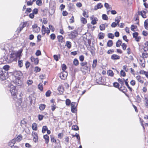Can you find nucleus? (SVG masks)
<instances>
[{"label": "nucleus", "mask_w": 148, "mask_h": 148, "mask_svg": "<svg viewBox=\"0 0 148 148\" xmlns=\"http://www.w3.org/2000/svg\"><path fill=\"white\" fill-rule=\"evenodd\" d=\"M73 64L75 66H77L79 64L78 60L76 59H75L73 60Z\"/></svg>", "instance_id": "cd10ccee"}, {"label": "nucleus", "mask_w": 148, "mask_h": 148, "mask_svg": "<svg viewBox=\"0 0 148 148\" xmlns=\"http://www.w3.org/2000/svg\"><path fill=\"white\" fill-rule=\"evenodd\" d=\"M136 102L138 103H140L141 102L142 99L139 95H138L136 97Z\"/></svg>", "instance_id": "412c9836"}, {"label": "nucleus", "mask_w": 148, "mask_h": 148, "mask_svg": "<svg viewBox=\"0 0 148 148\" xmlns=\"http://www.w3.org/2000/svg\"><path fill=\"white\" fill-rule=\"evenodd\" d=\"M81 22L84 24H85L87 23L86 19L82 17H81Z\"/></svg>", "instance_id": "72a5a7b5"}, {"label": "nucleus", "mask_w": 148, "mask_h": 148, "mask_svg": "<svg viewBox=\"0 0 148 148\" xmlns=\"http://www.w3.org/2000/svg\"><path fill=\"white\" fill-rule=\"evenodd\" d=\"M102 18L103 19L105 20H107L108 19L107 16L105 14H103L102 15Z\"/></svg>", "instance_id": "79ce46f5"}, {"label": "nucleus", "mask_w": 148, "mask_h": 148, "mask_svg": "<svg viewBox=\"0 0 148 148\" xmlns=\"http://www.w3.org/2000/svg\"><path fill=\"white\" fill-rule=\"evenodd\" d=\"M56 38V36L54 34H51L50 35V38L52 40H54Z\"/></svg>", "instance_id": "4d7b16f0"}, {"label": "nucleus", "mask_w": 148, "mask_h": 148, "mask_svg": "<svg viewBox=\"0 0 148 148\" xmlns=\"http://www.w3.org/2000/svg\"><path fill=\"white\" fill-rule=\"evenodd\" d=\"M57 38L59 42H62L63 41V37L62 36H58Z\"/></svg>", "instance_id": "2f4dec72"}, {"label": "nucleus", "mask_w": 148, "mask_h": 148, "mask_svg": "<svg viewBox=\"0 0 148 148\" xmlns=\"http://www.w3.org/2000/svg\"><path fill=\"white\" fill-rule=\"evenodd\" d=\"M11 95L13 96V99L14 100H16L17 99L16 94L17 92V91L16 89V87L13 85H11L10 87V90Z\"/></svg>", "instance_id": "7ed1b4c3"}, {"label": "nucleus", "mask_w": 148, "mask_h": 148, "mask_svg": "<svg viewBox=\"0 0 148 148\" xmlns=\"http://www.w3.org/2000/svg\"><path fill=\"white\" fill-rule=\"evenodd\" d=\"M38 87L39 89L42 91L43 89V85L41 83L39 84L38 85Z\"/></svg>", "instance_id": "473e14b6"}, {"label": "nucleus", "mask_w": 148, "mask_h": 148, "mask_svg": "<svg viewBox=\"0 0 148 148\" xmlns=\"http://www.w3.org/2000/svg\"><path fill=\"white\" fill-rule=\"evenodd\" d=\"M72 130L76 131L79 130V128L78 126L77 125H73L72 127Z\"/></svg>", "instance_id": "f704fd0d"}, {"label": "nucleus", "mask_w": 148, "mask_h": 148, "mask_svg": "<svg viewBox=\"0 0 148 148\" xmlns=\"http://www.w3.org/2000/svg\"><path fill=\"white\" fill-rule=\"evenodd\" d=\"M114 52V50L113 49H110L107 51V53L108 54H112Z\"/></svg>", "instance_id": "bf43d9fd"}, {"label": "nucleus", "mask_w": 148, "mask_h": 148, "mask_svg": "<svg viewBox=\"0 0 148 148\" xmlns=\"http://www.w3.org/2000/svg\"><path fill=\"white\" fill-rule=\"evenodd\" d=\"M23 28L22 26V25H21L17 29V31L18 32H20Z\"/></svg>", "instance_id": "13d9d810"}, {"label": "nucleus", "mask_w": 148, "mask_h": 148, "mask_svg": "<svg viewBox=\"0 0 148 148\" xmlns=\"http://www.w3.org/2000/svg\"><path fill=\"white\" fill-rule=\"evenodd\" d=\"M112 40H109L107 43V46L108 47H111L112 45Z\"/></svg>", "instance_id": "4c0bfd02"}, {"label": "nucleus", "mask_w": 148, "mask_h": 148, "mask_svg": "<svg viewBox=\"0 0 148 148\" xmlns=\"http://www.w3.org/2000/svg\"><path fill=\"white\" fill-rule=\"evenodd\" d=\"M14 75L15 77V82L18 86L21 85L22 84L21 79L23 77V74L20 71H15L14 72Z\"/></svg>", "instance_id": "f257e3e1"}, {"label": "nucleus", "mask_w": 148, "mask_h": 148, "mask_svg": "<svg viewBox=\"0 0 148 148\" xmlns=\"http://www.w3.org/2000/svg\"><path fill=\"white\" fill-rule=\"evenodd\" d=\"M144 24L145 29L147 30L148 29V19H147L145 21Z\"/></svg>", "instance_id": "aec40b11"}, {"label": "nucleus", "mask_w": 148, "mask_h": 148, "mask_svg": "<svg viewBox=\"0 0 148 148\" xmlns=\"http://www.w3.org/2000/svg\"><path fill=\"white\" fill-rule=\"evenodd\" d=\"M22 52V50H19L17 53H12L9 56L10 61L11 62H12L14 61H16L17 57H20Z\"/></svg>", "instance_id": "f03ea898"}, {"label": "nucleus", "mask_w": 148, "mask_h": 148, "mask_svg": "<svg viewBox=\"0 0 148 148\" xmlns=\"http://www.w3.org/2000/svg\"><path fill=\"white\" fill-rule=\"evenodd\" d=\"M121 75L123 77H125L126 75L125 72L123 70H121L120 72Z\"/></svg>", "instance_id": "09e8293b"}, {"label": "nucleus", "mask_w": 148, "mask_h": 148, "mask_svg": "<svg viewBox=\"0 0 148 148\" xmlns=\"http://www.w3.org/2000/svg\"><path fill=\"white\" fill-rule=\"evenodd\" d=\"M67 75V73L66 71H63L60 74V77L62 79H65Z\"/></svg>", "instance_id": "423d86ee"}, {"label": "nucleus", "mask_w": 148, "mask_h": 148, "mask_svg": "<svg viewBox=\"0 0 148 148\" xmlns=\"http://www.w3.org/2000/svg\"><path fill=\"white\" fill-rule=\"evenodd\" d=\"M136 78L137 80L141 83H143V81L142 80L140 76L138 75L136 77Z\"/></svg>", "instance_id": "f3484780"}, {"label": "nucleus", "mask_w": 148, "mask_h": 148, "mask_svg": "<svg viewBox=\"0 0 148 148\" xmlns=\"http://www.w3.org/2000/svg\"><path fill=\"white\" fill-rule=\"evenodd\" d=\"M8 77L7 73L5 72H3L1 69L0 70V78L1 80H4Z\"/></svg>", "instance_id": "20e7f679"}, {"label": "nucleus", "mask_w": 148, "mask_h": 148, "mask_svg": "<svg viewBox=\"0 0 148 148\" xmlns=\"http://www.w3.org/2000/svg\"><path fill=\"white\" fill-rule=\"evenodd\" d=\"M62 69L63 71H65V70L66 69V66L65 64H63L62 65Z\"/></svg>", "instance_id": "49530a36"}, {"label": "nucleus", "mask_w": 148, "mask_h": 148, "mask_svg": "<svg viewBox=\"0 0 148 148\" xmlns=\"http://www.w3.org/2000/svg\"><path fill=\"white\" fill-rule=\"evenodd\" d=\"M83 16L85 17L88 18V14L87 12L84 11L83 13Z\"/></svg>", "instance_id": "a19ab883"}, {"label": "nucleus", "mask_w": 148, "mask_h": 148, "mask_svg": "<svg viewBox=\"0 0 148 148\" xmlns=\"http://www.w3.org/2000/svg\"><path fill=\"white\" fill-rule=\"evenodd\" d=\"M10 66L8 65H5L3 67V69L6 71H8L9 69Z\"/></svg>", "instance_id": "e433bc0d"}, {"label": "nucleus", "mask_w": 148, "mask_h": 148, "mask_svg": "<svg viewBox=\"0 0 148 148\" xmlns=\"http://www.w3.org/2000/svg\"><path fill=\"white\" fill-rule=\"evenodd\" d=\"M43 137L46 140V143L48 144L49 141V136L47 135H45Z\"/></svg>", "instance_id": "dca6fc26"}, {"label": "nucleus", "mask_w": 148, "mask_h": 148, "mask_svg": "<svg viewBox=\"0 0 148 148\" xmlns=\"http://www.w3.org/2000/svg\"><path fill=\"white\" fill-rule=\"evenodd\" d=\"M108 38H111V39H113L114 37V34L112 33H109L108 34Z\"/></svg>", "instance_id": "ea45409f"}, {"label": "nucleus", "mask_w": 148, "mask_h": 148, "mask_svg": "<svg viewBox=\"0 0 148 148\" xmlns=\"http://www.w3.org/2000/svg\"><path fill=\"white\" fill-rule=\"evenodd\" d=\"M41 31L42 34L43 35H45V33H47V35H48L50 33V30L48 28H45V30H44L45 33H44L43 31Z\"/></svg>", "instance_id": "4468645a"}, {"label": "nucleus", "mask_w": 148, "mask_h": 148, "mask_svg": "<svg viewBox=\"0 0 148 148\" xmlns=\"http://www.w3.org/2000/svg\"><path fill=\"white\" fill-rule=\"evenodd\" d=\"M51 93V92L49 90H48L46 92L45 94V95L46 97H49L50 95V94Z\"/></svg>", "instance_id": "c03bdc74"}, {"label": "nucleus", "mask_w": 148, "mask_h": 148, "mask_svg": "<svg viewBox=\"0 0 148 148\" xmlns=\"http://www.w3.org/2000/svg\"><path fill=\"white\" fill-rule=\"evenodd\" d=\"M46 107V105L44 104H41L40 105L39 109H40L42 111L44 110Z\"/></svg>", "instance_id": "b1692460"}, {"label": "nucleus", "mask_w": 148, "mask_h": 148, "mask_svg": "<svg viewBox=\"0 0 148 148\" xmlns=\"http://www.w3.org/2000/svg\"><path fill=\"white\" fill-rule=\"evenodd\" d=\"M47 130V128L46 126H44L43 127L42 130V132L43 133H45Z\"/></svg>", "instance_id": "58836bf2"}, {"label": "nucleus", "mask_w": 148, "mask_h": 148, "mask_svg": "<svg viewBox=\"0 0 148 148\" xmlns=\"http://www.w3.org/2000/svg\"><path fill=\"white\" fill-rule=\"evenodd\" d=\"M113 84L114 86L115 87L118 88L119 87V83H118L117 82H114Z\"/></svg>", "instance_id": "052dcab7"}, {"label": "nucleus", "mask_w": 148, "mask_h": 148, "mask_svg": "<svg viewBox=\"0 0 148 148\" xmlns=\"http://www.w3.org/2000/svg\"><path fill=\"white\" fill-rule=\"evenodd\" d=\"M63 136V134L62 133H60L58 135V138L61 139L62 138Z\"/></svg>", "instance_id": "864d4df0"}, {"label": "nucleus", "mask_w": 148, "mask_h": 148, "mask_svg": "<svg viewBox=\"0 0 148 148\" xmlns=\"http://www.w3.org/2000/svg\"><path fill=\"white\" fill-rule=\"evenodd\" d=\"M66 104L67 106H69L71 104V101L69 99H67L66 100Z\"/></svg>", "instance_id": "8fccbe9b"}, {"label": "nucleus", "mask_w": 148, "mask_h": 148, "mask_svg": "<svg viewBox=\"0 0 148 148\" xmlns=\"http://www.w3.org/2000/svg\"><path fill=\"white\" fill-rule=\"evenodd\" d=\"M58 90L60 94H62L64 91V89L63 86H60L58 87Z\"/></svg>", "instance_id": "f8f14e48"}, {"label": "nucleus", "mask_w": 148, "mask_h": 148, "mask_svg": "<svg viewBox=\"0 0 148 148\" xmlns=\"http://www.w3.org/2000/svg\"><path fill=\"white\" fill-rule=\"evenodd\" d=\"M97 63V59L94 60L93 61V64L92 65V68L94 69L96 67Z\"/></svg>", "instance_id": "ddd939ff"}, {"label": "nucleus", "mask_w": 148, "mask_h": 148, "mask_svg": "<svg viewBox=\"0 0 148 148\" xmlns=\"http://www.w3.org/2000/svg\"><path fill=\"white\" fill-rule=\"evenodd\" d=\"M31 61L33 62L35 64H37L39 62L38 58H35L34 57L32 56L30 58Z\"/></svg>", "instance_id": "1a4fd4ad"}, {"label": "nucleus", "mask_w": 148, "mask_h": 148, "mask_svg": "<svg viewBox=\"0 0 148 148\" xmlns=\"http://www.w3.org/2000/svg\"><path fill=\"white\" fill-rule=\"evenodd\" d=\"M118 81L119 82V83L121 85H123L124 84L123 80L122 79H121L119 78L118 79Z\"/></svg>", "instance_id": "603ef678"}, {"label": "nucleus", "mask_w": 148, "mask_h": 148, "mask_svg": "<svg viewBox=\"0 0 148 148\" xmlns=\"http://www.w3.org/2000/svg\"><path fill=\"white\" fill-rule=\"evenodd\" d=\"M73 137H76L77 139L79 140H80V138L79 136V134H77V133H76L75 135H72Z\"/></svg>", "instance_id": "3c124183"}, {"label": "nucleus", "mask_w": 148, "mask_h": 148, "mask_svg": "<svg viewBox=\"0 0 148 148\" xmlns=\"http://www.w3.org/2000/svg\"><path fill=\"white\" fill-rule=\"evenodd\" d=\"M107 73L109 76L111 77H113L114 75L113 72L111 70L108 71Z\"/></svg>", "instance_id": "2eb2a0df"}, {"label": "nucleus", "mask_w": 148, "mask_h": 148, "mask_svg": "<svg viewBox=\"0 0 148 148\" xmlns=\"http://www.w3.org/2000/svg\"><path fill=\"white\" fill-rule=\"evenodd\" d=\"M16 139H13L10 140L8 143V145L12 147L14 146L16 142Z\"/></svg>", "instance_id": "9b49d317"}, {"label": "nucleus", "mask_w": 148, "mask_h": 148, "mask_svg": "<svg viewBox=\"0 0 148 148\" xmlns=\"http://www.w3.org/2000/svg\"><path fill=\"white\" fill-rule=\"evenodd\" d=\"M79 59L82 62L83 61L84 59V57L83 55H81L79 56Z\"/></svg>", "instance_id": "69168bd1"}, {"label": "nucleus", "mask_w": 148, "mask_h": 148, "mask_svg": "<svg viewBox=\"0 0 148 148\" xmlns=\"http://www.w3.org/2000/svg\"><path fill=\"white\" fill-rule=\"evenodd\" d=\"M104 6L107 9H111L112 8L111 5H109L107 3H105L104 4Z\"/></svg>", "instance_id": "a211bd4d"}, {"label": "nucleus", "mask_w": 148, "mask_h": 148, "mask_svg": "<svg viewBox=\"0 0 148 148\" xmlns=\"http://www.w3.org/2000/svg\"><path fill=\"white\" fill-rule=\"evenodd\" d=\"M120 18L119 17H117L115 19V22L117 24L118 26H119V23L120 21Z\"/></svg>", "instance_id": "7c9ffc66"}, {"label": "nucleus", "mask_w": 148, "mask_h": 148, "mask_svg": "<svg viewBox=\"0 0 148 148\" xmlns=\"http://www.w3.org/2000/svg\"><path fill=\"white\" fill-rule=\"evenodd\" d=\"M78 32L76 30L74 31L68 35L69 37L71 39H74L77 36Z\"/></svg>", "instance_id": "39448f33"}, {"label": "nucleus", "mask_w": 148, "mask_h": 148, "mask_svg": "<svg viewBox=\"0 0 148 148\" xmlns=\"http://www.w3.org/2000/svg\"><path fill=\"white\" fill-rule=\"evenodd\" d=\"M137 29V27L136 26L134 25H132L131 27V30L135 32L136 31L135 30Z\"/></svg>", "instance_id": "c85d7f7f"}, {"label": "nucleus", "mask_w": 148, "mask_h": 148, "mask_svg": "<svg viewBox=\"0 0 148 148\" xmlns=\"http://www.w3.org/2000/svg\"><path fill=\"white\" fill-rule=\"evenodd\" d=\"M122 42L120 40H119L116 43V46L117 47H119L121 45Z\"/></svg>", "instance_id": "bb28decb"}, {"label": "nucleus", "mask_w": 148, "mask_h": 148, "mask_svg": "<svg viewBox=\"0 0 148 148\" xmlns=\"http://www.w3.org/2000/svg\"><path fill=\"white\" fill-rule=\"evenodd\" d=\"M103 7V5H102L101 3H98L97 5L95 6V9H100L101 8Z\"/></svg>", "instance_id": "393cba45"}, {"label": "nucleus", "mask_w": 148, "mask_h": 148, "mask_svg": "<svg viewBox=\"0 0 148 148\" xmlns=\"http://www.w3.org/2000/svg\"><path fill=\"white\" fill-rule=\"evenodd\" d=\"M127 66L126 65L123 66V69L125 70V71L126 72L128 71L129 70L127 68Z\"/></svg>", "instance_id": "0e129e2a"}, {"label": "nucleus", "mask_w": 148, "mask_h": 148, "mask_svg": "<svg viewBox=\"0 0 148 148\" xmlns=\"http://www.w3.org/2000/svg\"><path fill=\"white\" fill-rule=\"evenodd\" d=\"M66 46L68 48L70 49L71 47V42L69 41H67L66 42Z\"/></svg>", "instance_id": "a878e982"}, {"label": "nucleus", "mask_w": 148, "mask_h": 148, "mask_svg": "<svg viewBox=\"0 0 148 148\" xmlns=\"http://www.w3.org/2000/svg\"><path fill=\"white\" fill-rule=\"evenodd\" d=\"M147 12V10H145V11L142 10L140 12L138 11V14L141 15L143 18H145L147 17L146 14Z\"/></svg>", "instance_id": "0eeeda50"}, {"label": "nucleus", "mask_w": 148, "mask_h": 148, "mask_svg": "<svg viewBox=\"0 0 148 148\" xmlns=\"http://www.w3.org/2000/svg\"><path fill=\"white\" fill-rule=\"evenodd\" d=\"M98 36L99 39H103L104 37V34L103 33L100 32Z\"/></svg>", "instance_id": "5701e85b"}, {"label": "nucleus", "mask_w": 148, "mask_h": 148, "mask_svg": "<svg viewBox=\"0 0 148 148\" xmlns=\"http://www.w3.org/2000/svg\"><path fill=\"white\" fill-rule=\"evenodd\" d=\"M35 54L37 56L40 55H41V51L39 50H37L35 53Z\"/></svg>", "instance_id": "6e6d98bb"}, {"label": "nucleus", "mask_w": 148, "mask_h": 148, "mask_svg": "<svg viewBox=\"0 0 148 148\" xmlns=\"http://www.w3.org/2000/svg\"><path fill=\"white\" fill-rule=\"evenodd\" d=\"M87 63L86 62H82L80 63L81 65L82 66H85L86 67V69H88V67L87 66Z\"/></svg>", "instance_id": "c756f323"}, {"label": "nucleus", "mask_w": 148, "mask_h": 148, "mask_svg": "<svg viewBox=\"0 0 148 148\" xmlns=\"http://www.w3.org/2000/svg\"><path fill=\"white\" fill-rule=\"evenodd\" d=\"M32 128L33 130L36 131L37 130V125L35 123H34L32 124Z\"/></svg>", "instance_id": "6ab92c4d"}, {"label": "nucleus", "mask_w": 148, "mask_h": 148, "mask_svg": "<svg viewBox=\"0 0 148 148\" xmlns=\"http://www.w3.org/2000/svg\"><path fill=\"white\" fill-rule=\"evenodd\" d=\"M49 27L50 29L52 31V32H53L54 30V27L51 25H49Z\"/></svg>", "instance_id": "338daca9"}, {"label": "nucleus", "mask_w": 148, "mask_h": 148, "mask_svg": "<svg viewBox=\"0 0 148 148\" xmlns=\"http://www.w3.org/2000/svg\"><path fill=\"white\" fill-rule=\"evenodd\" d=\"M43 116L42 115H39L38 116V119L40 121L42 120L43 118Z\"/></svg>", "instance_id": "e2e57ef3"}, {"label": "nucleus", "mask_w": 148, "mask_h": 148, "mask_svg": "<svg viewBox=\"0 0 148 148\" xmlns=\"http://www.w3.org/2000/svg\"><path fill=\"white\" fill-rule=\"evenodd\" d=\"M121 47L123 50H125L127 47V45L125 43H123L121 45Z\"/></svg>", "instance_id": "a18cd8bd"}, {"label": "nucleus", "mask_w": 148, "mask_h": 148, "mask_svg": "<svg viewBox=\"0 0 148 148\" xmlns=\"http://www.w3.org/2000/svg\"><path fill=\"white\" fill-rule=\"evenodd\" d=\"M40 30V28L39 27H38L33 30V31L35 33H38L39 32Z\"/></svg>", "instance_id": "37998d69"}, {"label": "nucleus", "mask_w": 148, "mask_h": 148, "mask_svg": "<svg viewBox=\"0 0 148 148\" xmlns=\"http://www.w3.org/2000/svg\"><path fill=\"white\" fill-rule=\"evenodd\" d=\"M40 71V69L37 66L35 68L34 71L36 72H39Z\"/></svg>", "instance_id": "5fc2aeb1"}, {"label": "nucleus", "mask_w": 148, "mask_h": 148, "mask_svg": "<svg viewBox=\"0 0 148 148\" xmlns=\"http://www.w3.org/2000/svg\"><path fill=\"white\" fill-rule=\"evenodd\" d=\"M111 58L114 60H119L120 58V56L116 54H114L111 56Z\"/></svg>", "instance_id": "9d476101"}, {"label": "nucleus", "mask_w": 148, "mask_h": 148, "mask_svg": "<svg viewBox=\"0 0 148 148\" xmlns=\"http://www.w3.org/2000/svg\"><path fill=\"white\" fill-rule=\"evenodd\" d=\"M90 19L92 20L91 23L92 25L96 24L97 21H98V19L96 17H95L93 16H92L90 17Z\"/></svg>", "instance_id": "6e6552de"}, {"label": "nucleus", "mask_w": 148, "mask_h": 148, "mask_svg": "<svg viewBox=\"0 0 148 148\" xmlns=\"http://www.w3.org/2000/svg\"><path fill=\"white\" fill-rule=\"evenodd\" d=\"M56 108V106L54 104H53L51 106V109L52 111H54Z\"/></svg>", "instance_id": "680f3d73"}, {"label": "nucleus", "mask_w": 148, "mask_h": 148, "mask_svg": "<svg viewBox=\"0 0 148 148\" xmlns=\"http://www.w3.org/2000/svg\"><path fill=\"white\" fill-rule=\"evenodd\" d=\"M18 66L20 68H21L23 66V62L22 60H18Z\"/></svg>", "instance_id": "4be33fe9"}, {"label": "nucleus", "mask_w": 148, "mask_h": 148, "mask_svg": "<svg viewBox=\"0 0 148 148\" xmlns=\"http://www.w3.org/2000/svg\"><path fill=\"white\" fill-rule=\"evenodd\" d=\"M130 84L132 86H134L136 84V82L134 80H132L130 82Z\"/></svg>", "instance_id": "774afa93"}, {"label": "nucleus", "mask_w": 148, "mask_h": 148, "mask_svg": "<svg viewBox=\"0 0 148 148\" xmlns=\"http://www.w3.org/2000/svg\"><path fill=\"white\" fill-rule=\"evenodd\" d=\"M99 27L101 31L104 30L106 28L103 24H101L100 25Z\"/></svg>", "instance_id": "c9c22d12"}, {"label": "nucleus", "mask_w": 148, "mask_h": 148, "mask_svg": "<svg viewBox=\"0 0 148 148\" xmlns=\"http://www.w3.org/2000/svg\"><path fill=\"white\" fill-rule=\"evenodd\" d=\"M36 4L37 5L40 6L42 5V2L41 0H37L36 1Z\"/></svg>", "instance_id": "de8ad7c7"}]
</instances>
